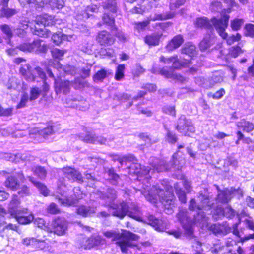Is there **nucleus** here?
Returning <instances> with one entry per match:
<instances>
[{"instance_id": "f257e3e1", "label": "nucleus", "mask_w": 254, "mask_h": 254, "mask_svg": "<svg viewBox=\"0 0 254 254\" xmlns=\"http://www.w3.org/2000/svg\"><path fill=\"white\" fill-rule=\"evenodd\" d=\"M147 201L155 203L159 199L165 205H171L174 199L172 188L167 181L163 180L153 186L150 190L142 192Z\"/></svg>"}, {"instance_id": "f03ea898", "label": "nucleus", "mask_w": 254, "mask_h": 254, "mask_svg": "<svg viewBox=\"0 0 254 254\" xmlns=\"http://www.w3.org/2000/svg\"><path fill=\"white\" fill-rule=\"evenodd\" d=\"M104 235L107 238L117 240L116 244L121 249V251L127 253L129 247H133L135 245L131 241H137L139 237L129 231L122 230V233L115 230L107 231L104 232Z\"/></svg>"}, {"instance_id": "7ed1b4c3", "label": "nucleus", "mask_w": 254, "mask_h": 254, "mask_svg": "<svg viewBox=\"0 0 254 254\" xmlns=\"http://www.w3.org/2000/svg\"><path fill=\"white\" fill-rule=\"evenodd\" d=\"M229 19V16L227 15H225L219 19L213 18L211 21L206 17H200L196 19L195 24L198 27L204 28L210 30L211 33L213 31L214 27L219 35L222 38H225L227 36L225 29L228 26Z\"/></svg>"}, {"instance_id": "20e7f679", "label": "nucleus", "mask_w": 254, "mask_h": 254, "mask_svg": "<svg viewBox=\"0 0 254 254\" xmlns=\"http://www.w3.org/2000/svg\"><path fill=\"white\" fill-rule=\"evenodd\" d=\"M54 23V17L45 14L38 16L35 20L29 22L28 26L30 27L33 34L46 38L50 36L51 32L45 28V27L52 25Z\"/></svg>"}, {"instance_id": "39448f33", "label": "nucleus", "mask_w": 254, "mask_h": 254, "mask_svg": "<svg viewBox=\"0 0 254 254\" xmlns=\"http://www.w3.org/2000/svg\"><path fill=\"white\" fill-rule=\"evenodd\" d=\"M21 75L29 82L37 81L40 82L37 80L40 78L43 83V90L47 92L49 89V86L46 82V74L42 69L39 67H36L34 70H31V68L29 64H25L20 67L19 70Z\"/></svg>"}, {"instance_id": "423d86ee", "label": "nucleus", "mask_w": 254, "mask_h": 254, "mask_svg": "<svg viewBox=\"0 0 254 254\" xmlns=\"http://www.w3.org/2000/svg\"><path fill=\"white\" fill-rule=\"evenodd\" d=\"M198 199L199 201V204L196 203L194 198H192L190 200L189 206V210H209L211 209L214 204L213 202L210 200L209 194L206 190H204L203 192L201 191L199 192Z\"/></svg>"}, {"instance_id": "0eeeda50", "label": "nucleus", "mask_w": 254, "mask_h": 254, "mask_svg": "<svg viewBox=\"0 0 254 254\" xmlns=\"http://www.w3.org/2000/svg\"><path fill=\"white\" fill-rule=\"evenodd\" d=\"M175 128L180 133L185 136H190V133H194L195 127L190 119L186 118V116L182 115L178 119Z\"/></svg>"}, {"instance_id": "6e6552de", "label": "nucleus", "mask_w": 254, "mask_h": 254, "mask_svg": "<svg viewBox=\"0 0 254 254\" xmlns=\"http://www.w3.org/2000/svg\"><path fill=\"white\" fill-rule=\"evenodd\" d=\"M42 42L40 39H36L32 43H22L17 46V48L23 52L45 53L48 50V46L45 44H42Z\"/></svg>"}, {"instance_id": "1a4fd4ad", "label": "nucleus", "mask_w": 254, "mask_h": 254, "mask_svg": "<svg viewBox=\"0 0 254 254\" xmlns=\"http://www.w3.org/2000/svg\"><path fill=\"white\" fill-rule=\"evenodd\" d=\"M173 162L166 163L164 160H160L157 164L152 166L153 168H151L150 175L156 171L158 173L164 171H169L172 168H174L175 170L180 169V166L177 164L178 162L177 159H175L174 155L173 156Z\"/></svg>"}, {"instance_id": "9d476101", "label": "nucleus", "mask_w": 254, "mask_h": 254, "mask_svg": "<svg viewBox=\"0 0 254 254\" xmlns=\"http://www.w3.org/2000/svg\"><path fill=\"white\" fill-rule=\"evenodd\" d=\"M96 195L101 199L104 200L106 205L110 207H113L112 204L117 198V191L112 188H108L106 191L98 190Z\"/></svg>"}, {"instance_id": "9b49d317", "label": "nucleus", "mask_w": 254, "mask_h": 254, "mask_svg": "<svg viewBox=\"0 0 254 254\" xmlns=\"http://www.w3.org/2000/svg\"><path fill=\"white\" fill-rule=\"evenodd\" d=\"M51 226V232L58 235H63L67 230V222L64 218L58 217L52 221Z\"/></svg>"}, {"instance_id": "f8f14e48", "label": "nucleus", "mask_w": 254, "mask_h": 254, "mask_svg": "<svg viewBox=\"0 0 254 254\" xmlns=\"http://www.w3.org/2000/svg\"><path fill=\"white\" fill-rule=\"evenodd\" d=\"M83 242L80 247L85 249H89L93 247L102 245L105 243V240L98 235H93L89 238H83Z\"/></svg>"}, {"instance_id": "ddd939ff", "label": "nucleus", "mask_w": 254, "mask_h": 254, "mask_svg": "<svg viewBox=\"0 0 254 254\" xmlns=\"http://www.w3.org/2000/svg\"><path fill=\"white\" fill-rule=\"evenodd\" d=\"M178 219L182 224L186 233L191 236L193 233L192 228L190 219L187 216V211L186 209H180L177 215Z\"/></svg>"}, {"instance_id": "4468645a", "label": "nucleus", "mask_w": 254, "mask_h": 254, "mask_svg": "<svg viewBox=\"0 0 254 254\" xmlns=\"http://www.w3.org/2000/svg\"><path fill=\"white\" fill-rule=\"evenodd\" d=\"M98 11L96 5H91L87 6L85 9L78 10L75 15L76 19L80 22L85 21L88 18L93 16L91 13H96Z\"/></svg>"}, {"instance_id": "2eb2a0df", "label": "nucleus", "mask_w": 254, "mask_h": 254, "mask_svg": "<svg viewBox=\"0 0 254 254\" xmlns=\"http://www.w3.org/2000/svg\"><path fill=\"white\" fill-rule=\"evenodd\" d=\"M128 169L130 174L145 175L146 176V178H151V168L150 167L145 166L141 167V164L138 163L137 162L131 163L130 166L128 167Z\"/></svg>"}, {"instance_id": "dca6fc26", "label": "nucleus", "mask_w": 254, "mask_h": 254, "mask_svg": "<svg viewBox=\"0 0 254 254\" xmlns=\"http://www.w3.org/2000/svg\"><path fill=\"white\" fill-rule=\"evenodd\" d=\"M62 171L64 176L72 182L76 181L80 183L83 182L82 174L74 168L70 167H64L63 168Z\"/></svg>"}, {"instance_id": "f3484780", "label": "nucleus", "mask_w": 254, "mask_h": 254, "mask_svg": "<svg viewBox=\"0 0 254 254\" xmlns=\"http://www.w3.org/2000/svg\"><path fill=\"white\" fill-rule=\"evenodd\" d=\"M79 139L87 143L105 144L107 140L102 136H97L92 132H86L85 134H82L78 136Z\"/></svg>"}, {"instance_id": "a211bd4d", "label": "nucleus", "mask_w": 254, "mask_h": 254, "mask_svg": "<svg viewBox=\"0 0 254 254\" xmlns=\"http://www.w3.org/2000/svg\"><path fill=\"white\" fill-rule=\"evenodd\" d=\"M72 82L68 80H62L61 79H55V91L57 94L62 93L66 95L69 93Z\"/></svg>"}, {"instance_id": "6ab92c4d", "label": "nucleus", "mask_w": 254, "mask_h": 254, "mask_svg": "<svg viewBox=\"0 0 254 254\" xmlns=\"http://www.w3.org/2000/svg\"><path fill=\"white\" fill-rule=\"evenodd\" d=\"M112 206L113 207L111 208L115 210L113 212L114 216L123 219L126 215L128 214L129 206L127 203L123 202L119 205L113 203Z\"/></svg>"}, {"instance_id": "aec40b11", "label": "nucleus", "mask_w": 254, "mask_h": 254, "mask_svg": "<svg viewBox=\"0 0 254 254\" xmlns=\"http://www.w3.org/2000/svg\"><path fill=\"white\" fill-rule=\"evenodd\" d=\"M96 40L101 45H111L114 42V38L109 32L103 30L98 33Z\"/></svg>"}, {"instance_id": "412c9836", "label": "nucleus", "mask_w": 254, "mask_h": 254, "mask_svg": "<svg viewBox=\"0 0 254 254\" xmlns=\"http://www.w3.org/2000/svg\"><path fill=\"white\" fill-rule=\"evenodd\" d=\"M234 190L225 189L218 192L216 200L221 203H228L234 196Z\"/></svg>"}, {"instance_id": "4be33fe9", "label": "nucleus", "mask_w": 254, "mask_h": 254, "mask_svg": "<svg viewBox=\"0 0 254 254\" xmlns=\"http://www.w3.org/2000/svg\"><path fill=\"white\" fill-rule=\"evenodd\" d=\"M27 210V208H23L21 211L19 212V214L13 216L19 223L25 225L33 221L34 216L32 214H30L28 216L26 215L28 213Z\"/></svg>"}, {"instance_id": "5701e85b", "label": "nucleus", "mask_w": 254, "mask_h": 254, "mask_svg": "<svg viewBox=\"0 0 254 254\" xmlns=\"http://www.w3.org/2000/svg\"><path fill=\"white\" fill-rule=\"evenodd\" d=\"M147 220L148 223L152 226L156 230L163 231L166 228V223L162 220L157 219L152 215L148 217Z\"/></svg>"}, {"instance_id": "b1692460", "label": "nucleus", "mask_w": 254, "mask_h": 254, "mask_svg": "<svg viewBox=\"0 0 254 254\" xmlns=\"http://www.w3.org/2000/svg\"><path fill=\"white\" fill-rule=\"evenodd\" d=\"M95 208L92 206L81 205L76 208V211L78 215L83 217H88L95 213Z\"/></svg>"}, {"instance_id": "393cba45", "label": "nucleus", "mask_w": 254, "mask_h": 254, "mask_svg": "<svg viewBox=\"0 0 254 254\" xmlns=\"http://www.w3.org/2000/svg\"><path fill=\"white\" fill-rule=\"evenodd\" d=\"M19 204L20 201L18 196L16 195H13L8 205L9 211L13 216L15 215H17V214H19V212L22 210V209L19 208Z\"/></svg>"}, {"instance_id": "a878e982", "label": "nucleus", "mask_w": 254, "mask_h": 254, "mask_svg": "<svg viewBox=\"0 0 254 254\" xmlns=\"http://www.w3.org/2000/svg\"><path fill=\"white\" fill-rule=\"evenodd\" d=\"M209 230L216 235H224L229 231L230 228L223 224H215L210 226Z\"/></svg>"}, {"instance_id": "bb28decb", "label": "nucleus", "mask_w": 254, "mask_h": 254, "mask_svg": "<svg viewBox=\"0 0 254 254\" xmlns=\"http://www.w3.org/2000/svg\"><path fill=\"white\" fill-rule=\"evenodd\" d=\"M175 15V12H168L162 14H154L150 15L147 17V20L149 21L156 20H164L173 18Z\"/></svg>"}, {"instance_id": "cd10ccee", "label": "nucleus", "mask_w": 254, "mask_h": 254, "mask_svg": "<svg viewBox=\"0 0 254 254\" xmlns=\"http://www.w3.org/2000/svg\"><path fill=\"white\" fill-rule=\"evenodd\" d=\"M162 34L153 33L147 35L144 37L145 43L150 46H156L159 44Z\"/></svg>"}, {"instance_id": "c85d7f7f", "label": "nucleus", "mask_w": 254, "mask_h": 254, "mask_svg": "<svg viewBox=\"0 0 254 254\" xmlns=\"http://www.w3.org/2000/svg\"><path fill=\"white\" fill-rule=\"evenodd\" d=\"M108 180L109 182L113 185L120 186L123 187V184L121 183V179L120 176L115 172L113 169H110L107 171Z\"/></svg>"}, {"instance_id": "c756f323", "label": "nucleus", "mask_w": 254, "mask_h": 254, "mask_svg": "<svg viewBox=\"0 0 254 254\" xmlns=\"http://www.w3.org/2000/svg\"><path fill=\"white\" fill-rule=\"evenodd\" d=\"M174 188L179 201L182 203H186L187 202L186 193L182 190L181 183H175L174 184Z\"/></svg>"}, {"instance_id": "7c9ffc66", "label": "nucleus", "mask_w": 254, "mask_h": 254, "mask_svg": "<svg viewBox=\"0 0 254 254\" xmlns=\"http://www.w3.org/2000/svg\"><path fill=\"white\" fill-rule=\"evenodd\" d=\"M183 41V36L181 35H177L167 45L166 48L169 51H172L180 47Z\"/></svg>"}, {"instance_id": "2f4dec72", "label": "nucleus", "mask_w": 254, "mask_h": 254, "mask_svg": "<svg viewBox=\"0 0 254 254\" xmlns=\"http://www.w3.org/2000/svg\"><path fill=\"white\" fill-rule=\"evenodd\" d=\"M236 125L239 129L242 130L244 132L249 133L254 129V125L245 119L237 122Z\"/></svg>"}, {"instance_id": "473e14b6", "label": "nucleus", "mask_w": 254, "mask_h": 254, "mask_svg": "<svg viewBox=\"0 0 254 254\" xmlns=\"http://www.w3.org/2000/svg\"><path fill=\"white\" fill-rule=\"evenodd\" d=\"M34 175L41 180L45 179L47 176V171L44 167L36 165L32 168Z\"/></svg>"}, {"instance_id": "72a5a7b5", "label": "nucleus", "mask_w": 254, "mask_h": 254, "mask_svg": "<svg viewBox=\"0 0 254 254\" xmlns=\"http://www.w3.org/2000/svg\"><path fill=\"white\" fill-rule=\"evenodd\" d=\"M28 178L29 181L38 189L41 194L45 196L48 195L49 191L46 185L41 182L35 181L34 178L31 177H28Z\"/></svg>"}, {"instance_id": "f704fd0d", "label": "nucleus", "mask_w": 254, "mask_h": 254, "mask_svg": "<svg viewBox=\"0 0 254 254\" xmlns=\"http://www.w3.org/2000/svg\"><path fill=\"white\" fill-rule=\"evenodd\" d=\"M213 39L214 36L213 35H206L199 44L200 50L204 51L210 48V45L212 44Z\"/></svg>"}, {"instance_id": "c9c22d12", "label": "nucleus", "mask_w": 254, "mask_h": 254, "mask_svg": "<svg viewBox=\"0 0 254 254\" xmlns=\"http://www.w3.org/2000/svg\"><path fill=\"white\" fill-rule=\"evenodd\" d=\"M80 199V197L76 196V198H71L66 197H56L58 202L61 205L65 206H69L75 205L77 203L78 200Z\"/></svg>"}, {"instance_id": "e433bc0d", "label": "nucleus", "mask_w": 254, "mask_h": 254, "mask_svg": "<svg viewBox=\"0 0 254 254\" xmlns=\"http://www.w3.org/2000/svg\"><path fill=\"white\" fill-rule=\"evenodd\" d=\"M182 52L190 57H192L196 53V47L192 43L188 42L184 45L182 49Z\"/></svg>"}, {"instance_id": "4c0bfd02", "label": "nucleus", "mask_w": 254, "mask_h": 254, "mask_svg": "<svg viewBox=\"0 0 254 254\" xmlns=\"http://www.w3.org/2000/svg\"><path fill=\"white\" fill-rule=\"evenodd\" d=\"M5 186L12 190L19 189L20 184L14 176L9 177L4 182Z\"/></svg>"}, {"instance_id": "58836bf2", "label": "nucleus", "mask_w": 254, "mask_h": 254, "mask_svg": "<svg viewBox=\"0 0 254 254\" xmlns=\"http://www.w3.org/2000/svg\"><path fill=\"white\" fill-rule=\"evenodd\" d=\"M102 20L103 22L108 26H110L112 31L116 29L115 25L114 16L110 15L108 13H105L103 16Z\"/></svg>"}, {"instance_id": "ea45409f", "label": "nucleus", "mask_w": 254, "mask_h": 254, "mask_svg": "<svg viewBox=\"0 0 254 254\" xmlns=\"http://www.w3.org/2000/svg\"><path fill=\"white\" fill-rule=\"evenodd\" d=\"M190 59H184V60H180L176 56L175 61L173 62L172 68L178 69L181 67H187L190 64Z\"/></svg>"}, {"instance_id": "a19ab883", "label": "nucleus", "mask_w": 254, "mask_h": 254, "mask_svg": "<svg viewBox=\"0 0 254 254\" xmlns=\"http://www.w3.org/2000/svg\"><path fill=\"white\" fill-rule=\"evenodd\" d=\"M51 39L56 45H59L63 41L67 40V36L66 35L63 34L62 32L59 31L53 34Z\"/></svg>"}, {"instance_id": "79ce46f5", "label": "nucleus", "mask_w": 254, "mask_h": 254, "mask_svg": "<svg viewBox=\"0 0 254 254\" xmlns=\"http://www.w3.org/2000/svg\"><path fill=\"white\" fill-rule=\"evenodd\" d=\"M103 7L115 13L117 11V3L115 0H107L103 3Z\"/></svg>"}, {"instance_id": "37998d69", "label": "nucleus", "mask_w": 254, "mask_h": 254, "mask_svg": "<svg viewBox=\"0 0 254 254\" xmlns=\"http://www.w3.org/2000/svg\"><path fill=\"white\" fill-rule=\"evenodd\" d=\"M211 213L213 219L215 220H217L224 217V208L221 205H217L211 211Z\"/></svg>"}, {"instance_id": "c03bdc74", "label": "nucleus", "mask_w": 254, "mask_h": 254, "mask_svg": "<svg viewBox=\"0 0 254 254\" xmlns=\"http://www.w3.org/2000/svg\"><path fill=\"white\" fill-rule=\"evenodd\" d=\"M17 13L15 9L8 8L7 7H2L0 10V16L7 18L10 17Z\"/></svg>"}, {"instance_id": "a18cd8bd", "label": "nucleus", "mask_w": 254, "mask_h": 254, "mask_svg": "<svg viewBox=\"0 0 254 254\" xmlns=\"http://www.w3.org/2000/svg\"><path fill=\"white\" fill-rule=\"evenodd\" d=\"M140 210L137 206L132 205L131 207L129 206V211L128 215L136 220H138L140 217Z\"/></svg>"}, {"instance_id": "49530a36", "label": "nucleus", "mask_w": 254, "mask_h": 254, "mask_svg": "<svg viewBox=\"0 0 254 254\" xmlns=\"http://www.w3.org/2000/svg\"><path fill=\"white\" fill-rule=\"evenodd\" d=\"M107 76V71L105 69L98 71L93 76V79L95 82L102 81Z\"/></svg>"}, {"instance_id": "de8ad7c7", "label": "nucleus", "mask_w": 254, "mask_h": 254, "mask_svg": "<svg viewBox=\"0 0 254 254\" xmlns=\"http://www.w3.org/2000/svg\"><path fill=\"white\" fill-rule=\"evenodd\" d=\"M204 210H195L197 212L196 215H194V220L196 222H204L206 221V215Z\"/></svg>"}, {"instance_id": "09e8293b", "label": "nucleus", "mask_w": 254, "mask_h": 254, "mask_svg": "<svg viewBox=\"0 0 254 254\" xmlns=\"http://www.w3.org/2000/svg\"><path fill=\"white\" fill-rule=\"evenodd\" d=\"M130 95L126 93H117L114 95V99L120 102H125L128 100Z\"/></svg>"}, {"instance_id": "8fccbe9b", "label": "nucleus", "mask_w": 254, "mask_h": 254, "mask_svg": "<svg viewBox=\"0 0 254 254\" xmlns=\"http://www.w3.org/2000/svg\"><path fill=\"white\" fill-rule=\"evenodd\" d=\"M125 65L124 64H120L117 66L115 78L117 81H120L124 76Z\"/></svg>"}, {"instance_id": "3c124183", "label": "nucleus", "mask_w": 254, "mask_h": 254, "mask_svg": "<svg viewBox=\"0 0 254 254\" xmlns=\"http://www.w3.org/2000/svg\"><path fill=\"white\" fill-rule=\"evenodd\" d=\"M53 126H48L46 128H44L42 129H41L38 131V133L40 135L42 136L43 137L45 138L47 136L52 134L54 132V130L53 128Z\"/></svg>"}, {"instance_id": "603ef678", "label": "nucleus", "mask_w": 254, "mask_h": 254, "mask_svg": "<svg viewBox=\"0 0 254 254\" xmlns=\"http://www.w3.org/2000/svg\"><path fill=\"white\" fill-rule=\"evenodd\" d=\"M236 214V212L231 206H228L224 208V217L231 219Z\"/></svg>"}, {"instance_id": "864d4df0", "label": "nucleus", "mask_w": 254, "mask_h": 254, "mask_svg": "<svg viewBox=\"0 0 254 254\" xmlns=\"http://www.w3.org/2000/svg\"><path fill=\"white\" fill-rule=\"evenodd\" d=\"M0 28L2 32L6 35L8 39H10L12 37V30L9 25L6 24L1 25L0 26Z\"/></svg>"}, {"instance_id": "5fc2aeb1", "label": "nucleus", "mask_w": 254, "mask_h": 254, "mask_svg": "<svg viewBox=\"0 0 254 254\" xmlns=\"http://www.w3.org/2000/svg\"><path fill=\"white\" fill-rule=\"evenodd\" d=\"M241 35L239 33H237L236 35H231L229 36L227 35V37L223 38L226 39L227 43L229 45L233 44L235 42L239 41L241 39Z\"/></svg>"}, {"instance_id": "6e6d98bb", "label": "nucleus", "mask_w": 254, "mask_h": 254, "mask_svg": "<svg viewBox=\"0 0 254 254\" xmlns=\"http://www.w3.org/2000/svg\"><path fill=\"white\" fill-rule=\"evenodd\" d=\"M33 247L37 249L44 250L48 248V244L44 240L36 239Z\"/></svg>"}, {"instance_id": "4d7b16f0", "label": "nucleus", "mask_w": 254, "mask_h": 254, "mask_svg": "<svg viewBox=\"0 0 254 254\" xmlns=\"http://www.w3.org/2000/svg\"><path fill=\"white\" fill-rule=\"evenodd\" d=\"M244 22L243 19H235L231 21V27L233 30L237 31L241 28Z\"/></svg>"}, {"instance_id": "13d9d810", "label": "nucleus", "mask_w": 254, "mask_h": 254, "mask_svg": "<svg viewBox=\"0 0 254 254\" xmlns=\"http://www.w3.org/2000/svg\"><path fill=\"white\" fill-rule=\"evenodd\" d=\"M41 93V90L38 87H34L30 90V96L29 99L30 101H33L37 99Z\"/></svg>"}, {"instance_id": "bf43d9fd", "label": "nucleus", "mask_w": 254, "mask_h": 254, "mask_svg": "<svg viewBox=\"0 0 254 254\" xmlns=\"http://www.w3.org/2000/svg\"><path fill=\"white\" fill-rule=\"evenodd\" d=\"M186 0H177L175 2L171 1L170 3L171 12H174L179 6L183 5L185 3Z\"/></svg>"}, {"instance_id": "052dcab7", "label": "nucleus", "mask_w": 254, "mask_h": 254, "mask_svg": "<svg viewBox=\"0 0 254 254\" xmlns=\"http://www.w3.org/2000/svg\"><path fill=\"white\" fill-rule=\"evenodd\" d=\"M61 64L58 61H56V63L54 64L53 69L50 68H48L47 69V72L50 77L54 78V75L53 72L58 70L59 68H61Z\"/></svg>"}, {"instance_id": "680f3d73", "label": "nucleus", "mask_w": 254, "mask_h": 254, "mask_svg": "<svg viewBox=\"0 0 254 254\" xmlns=\"http://www.w3.org/2000/svg\"><path fill=\"white\" fill-rule=\"evenodd\" d=\"M17 157H19L21 160L25 162H32L35 160V157L31 155L29 153H24L22 154L17 155Z\"/></svg>"}, {"instance_id": "e2e57ef3", "label": "nucleus", "mask_w": 254, "mask_h": 254, "mask_svg": "<svg viewBox=\"0 0 254 254\" xmlns=\"http://www.w3.org/2000/svg\"><path fill=\"white\" fill-rule=\"evenodd\" d=\"M29 99L28 94L26 93L23 94L21 97L19 103L17 105L16 108L20 109L25 107Z\"/></svg>"}, {"instance_id": "0e129e2a", "label": "nucleus", "mask_w": 254, "mask_h": 254, "mask_svg": "<svg viewBox=\"0 0 254 254\" xmlns=\"http://www.w3.org/2000/svg\"><path fill=\"white\" fill-rule=\"evenodd\" d=\"M223 80V77L218 73H216L213 74L211 76L210 83L212 85H214L215 84L221 82Z\"/></svg>"}, {"instance_id": "69168bd1", "label": "nucleus", "mask_w": 254, "mask_h": 254, "mask_svg": "<svg viewBox=\"0 0 254 254\" xmlns=\"http://www.w3.org/2000/svg\"><path fill=\"white\" fill-rule=\"evenodd\" d=\"M14 109L8 108L4 109L0 105V116H9L12 115Z\"/></svg>"}, {"instance_id": "338daca9", "label": "nucleus", "mask_w": 254, "mask_h": 254, "mask_svg": "<svg viewBox=\"0 0 254 254\" xmlns=\"http://www.w3.org/2000/svg\"><path fill=\"white\" fill-rule=\"evenodd\" d=\"M246 30V35L252 37H254V25L252 24H247L245 27Z\"/></svg>"}, {"instance_id": "774afa93", "label": "nucleus", "mask_w": 254, "mask_h": 254, "mask_svg": "<svg viewBox=\"0 0 254 254\" xmlns=\"http://www.w3.org/2000/svg\"><path fill=\"white\" fill-rule=\"evenodd\" d=\"M47 212L52 214H55L60 212V209L54 203H51L47 208Z\"/></svg>"}]
</instances>
